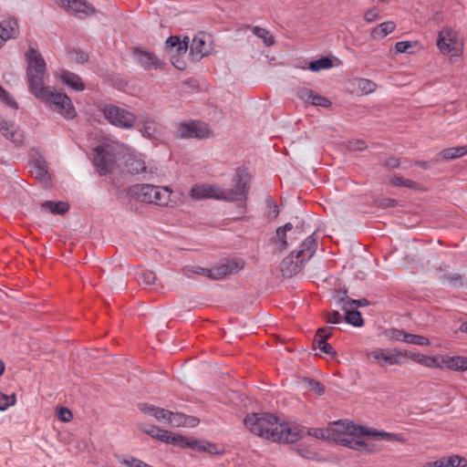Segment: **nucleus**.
<instances>
[{"label": "nucleus", "mask_w": 467, "mask_h": 467, "mask_svg": "<svg viewBox=\"0 0 467 467\" xmlns=\"http://www.w3.org/2000/svg\"><path fill=\"white\" fill-rule=\"evenodd\" d=\"M334 296L342 300V302L346 303L350 307L358 310V307H363L368 305V301L365 298L363 299H351L347 296V292H337Z\"/></svg>", "instance_id": "nucleus-38"}, {"label": "nucleus", "mask_w": 467, "mask_h": 467, "mask_svg": "<svg viewBox=\"0 0 467 467\" xmlns=\"http://www.w3.org/2000/svg\"><path fill=\"white\" fill-rule=\"evenodd\" d=\"M15 404H16L15 394L5 395V394L0 392V410L4 411Z\"/></svg>", "instance_id": "nucleus-46"}, {"label": "nucleus", "mask_w": 467, "mask_h": 467, "mask_svg": "<svg viewBox=\"0 0 467 467\" xmlns=\"http://www.w3.org/2000/svg\"><path fill=\"white\" fill-rule=\"evenodd\" d=\"M358 435L349 434L346 439H338L339 444L348 447L349 449L364 451V452H371L372 449L368 444H367L364 441L356 439Z\"/></svg>", "instance_id": "nucleus-27"}, {"label": "nucleus", "mask_w": 467, "mask_h": 467, "mask_svg": "<svg viewBox=\"0 0 467 467\" xmlns=\"http://www.w3.org/2000/svg\"><path fill=\"white\" fill-rule=\"evenodd\" d=\"M296 96L302 101L312 104L317 107L329 108L331 101L329 99L315 93L310 88H299L296 89Z\"/></svg>", "instance_id": "nucleus-14"}, {"label": "nucleus", "mask_w": 467, "mask_h": 467, "mask_svg": "<svg viewBox=\"0 0 467 467\" xmlns=\"http://www.w3.org/2000/svg\"><path fill=\"white\" fill-rule=\"evenodd\" d=\"M292 228V223H286L284 226H280L275 230V236L272 239V243L277 245L279 251H283L287 247L286 232Z\"/></svg>", "instance_id": "nucleus-31"}, {"label": "nucleus", "mask_w": 467, "mask_h": 467, "mask_svg": "<svg viewBox=\"0 0 467 467\" xmlns=\"http://www.w3.org/2000/svg\"><path fill=\"white\" fill-rule=\"evenodd\" d=\"M331 334L332 328L329 327L318 328L314 338V345L315 348H318L321 352L334 357L336 355V351L327 341L330 337Z\"/></svg>", "instance_id": "nucleus-16"}, {"label": "nucleus", "mask_w": 467, "mask_h": 467, "mask_svg": "<svg viewBox=\"0 0 467 467\" xmlns=\"http://www.w3.org/2000/svg\"><path fill=\"white\" fill-rule=\"evenodd\" d=\"M467 154V145L460 147H451L441 151L440 157L442 160H453Z\"/></svg>", "instance_id": "nucleus-35"}, {"label": "nucleus", "mask_w": 467, "mask_h": 467, "mask_svg": "<svg viewBox=\"0 0 467 467\" xmlns=\"http://www.w3.org/2000/svg\"><path fill=\"white\" fill-rule=\"evenodd\" d=\"M367 427L356 425L351 421H337L328 427L327 440L333 441L339 444L338 439H346L349 434L365 435Z\"/></svg>", "instance_id": "nucleus-9"}, {"label": "nucleus", "mask_w": 467, "mask_h": 467, "mask_svg": "<svg viewBox=\"0 0 467 467\" xmlns=\"http://www.w3.org/2000/svg\"><path fill=\"white\" fill-rule=\"evenodd\" d=\"M119 462L128 467H152V466L149 465L148 463H146L135 457H132V456L123 458Z\"/></svg>", "instance_id": "nucleus-47"}, {"label": "nucleus", "mask_w": 467, "mask_h": 467, "mask_svg": "<svg viewBox=\"0 0 467 467\" xmlns=\"http://www.w3.org/2000/svg\"><path fill=\"white\" fill-rule=\"evenodd\" d=\"M211 51V47L206 42V36L203 33H198L192 38L190 53L195 60H200L204 56H207Z\"/></svg>", "instance_id": "nucleus-17"}, {"label": "nucleus", "mask_w": 467, "mask_h": 467, "mask_svg": "<svg viewBox=\"0 0 467 467\" xmlns=\"http://www.w3.org/2000/svg\"><path fill=\"white\" fill-rule=\"evenodd\" d=\"M234 188L224 189L213 184H195L190 192L193 200L215 199L227 202H244L246 200L250 177L244 169L239 168L233 180Z\"/></svg>", "instance_id": "nucleus-2"}, {"label": "nucleus", "mask_w": 467, "mask_h": 467, "mask_svg": "<svg viewBox=\"0 0 467 467\" xmlns=\"http://www.w3.org/2000/svg\"><path fill=\"white\" fill-rule=\"evenodd\" d=\"M343 320L342 316L340 313L337 310H334L332 312L327 313V322L329 324H339Z\"/></svg>", "instance_id": "nucleus-54"}, {"label": "nucleus", "mask_w": 467, "mask_h": 467, "mask_svg": "<svg viewBox=\"0 0 467 467\" xmlns=\"http://www.w3.org/2000/svg\"><path fill=\"white\" fill-rule=\"evenodd\" d=\"M141 430L145 433L149 434L150 437L157 438L163 442L171 443V441H173V438L176 435L169 431L161 430L156 426H149V427L142 426Z\"/></svg>", "instance_id": "nucleus-30"}, {"label": "nucleus", "mask_w": 467, "mask_h": 467, "mask_svg": "<svg viewBox=\"0 0 467 467\" xmlns=\"http://www.w3.org/2000/svg\"><path fill=\"white\" fill-rule=\"evenodd\" d=\"M188 44H189L188 36H185L182 41L180 40V43L174 47L176 49V53L178 55L185 54L188 49Z\"/></svg>", "instance_id": "nucleus-58"}, {"label": "nucleus", "mask_w": 467, "mask_h": 467, "mask_svg": "<svg viewBox=\"0 0 467 467\" xmlns=\"http://www.w3.org/2000/svg\"><path fill=\"white\" fill-rule=\"evenodd\" d=\"M18 34V24L14 18L3 20L0 23V47L10 38H14Z\"/></svg>", "instance_id": "nucleus-21"}, {"label": "nucleus", "mask_w": 467, "mask_h": 467, "mask_svg": "<svg viewBox=\"0 0 467 467\" xmlns=\"http://www.w3.org/2000/svg\"><path fill=\"white\" fill-rule=\"evenodd\" d=\"M180 36H171L166 40V48L167 49H173L179 43H180Z\"/></svg>", "instance_id": "nucleus-60"}, {"label": "nucleus", "mask_w": 467, "mask_h": 467, "mask_svg": "<svg viewBox=\"0 0 467 467\" xmlns=\"http://www.w3.org/2000/svg\"><path fill=\"white\" fill-rule=\"evenodd\" d=\"M33 173L37 179H40L44 182L49 181L47 168L44 162L37 161L34 163Z\"/></svg>", "instance_id": "nucleus-43"}, {"label": "nucleus", "mask_w": 467, "mask_h": 467, "mask_svg": "<svg viewBox=\"0 0 467 467\" xmlns=\"http://www.w3.org/2000/svg\"><path fill=\"white\" fill-rule=\"evenodd\" d=\"M331 67L332 61L328 57H321L309 62L307 68L313 72H317L321 69H328Z\"/></svg>", "instance_id": "nucleus-42"}, {"label": "nucleus", "mask_w": 467, "mask_h": 467, "mask_svg": "<svg viewBox=\"0 0 467 467\" xmlns=\"http://www.w3.org/2000/svg\"><path fill=\"white\" fill-rule=\"evenodd\" d=\"M155 133V128L150 125V121H145L142 129V135L149 139H153Z\"/></svg>", "instance_id": "nucleus-57"}, {"label": "nucleus", "mask_w": 467, "mask_h": 467, "mask_svg": "<svg viewBox=\"0 0 467 467\" xmlns=\"http://www.w3.org/2000/svg\"><path fill=\"white\" fill-rule=\"evenodd\" d=\"M140 411L143 413L154 417L157 420L167 422L171 417V411L162 408L154 407L147 403H141L139 405Z\"/></svg>", "instance_id": "nucleus-26"}, {"label": "nucleus", "mask_w": 467, "mask_h": 467, "mask_svg": "<svg viewBox=\"0 0 467 467\" xmlns=\"http://www.w3.org/2000/svg\"><path fill=\"white\" fill-rule=\"evenodd\" d=\"M295 258L296 254L292 253L291 254L287 255L285 258L283 259L280 265V268L285 277H291L296 275L301 270L303 265H301L298 259H296V261L295 262Z\"/></svg>", "instance_id": "nucleus-24"}, {"label": "nucleus", "mask_w": 467, "mask_h": 467, "mask_svg": "<svg viewBox=\"0 0 467 467\" xmlns=\"http://www.w3.org/2000/svg\"><path fill=\"white\" fill-rule=\"evenodd\" d=\"M409 333L401 330V329H397V328H393L390 332V337L393 338V339H396V340H399V341H402V342H405V336H408Z\"/></svg>", "instance_id": "nucleus-59"}, {"label": "nucleus", "mask_w": 467, "mask_h": 467, "mask_svg": "<svg viewBox=\"0 0 467 467\" xmlns=\"http://www.w3.org/2000/svg\"><path fill=\"white\" fill-rule=\"evenodd\" d=\"M42 207L55 214H64L69 210V204L67 202L47 201L42 203Z\"/></svg>", "instance_id": "nucleus-37"}, {"label": "nucleus", "mask_w": 467, "mask_h": 467, "mask_svg": "<svg viewBox=\"0 0 467 467\" xmlns=\"http://www.w3.org/2000/svg\"><path fill=\"white\" fill-rule=\"evenodd\" d=\"M305 434L307 433L310 436L318 438V439H326L327 435L328 433V428L327 429H321V428H311L308 429L306 431L304 430Z\"/></svg>", "instance_id": "nucleus-50"}, {"label": "nucleus", "mask_w": 467, "mask_h": 467, "mask_svg": "<svg viewBox=\"0 0 467 467\" xmlns=\"http://www.w3.org/2000/svg\"><path fill=\"white\" fill-rule=\"evenodd\" d=\"M0 132L8 140L14 143H21V140L16 138V131L13 122L0 119Z\"/></svg>", "instance_id": "nucleus-33"}, {"label": "nucleus", "mask_w": 467, "mask_h": 467, "mask_svg": "<svg viewBox=\"0 0 467 467\" xmlns=\"http://www.w3.org/2000/svg\"><path fill=\"white\" fill-rule=\"evenodd\" d=\"M244 266V262L242 259L225 260L211 268V279L219 280L227 275L237 274Z\"/></svg>", "instance_id": "nucleus-12"}, {"label": "nucleus", "mask_w": 467, "mask_h": 467, "mask_svg": "<svg viewBox=\"0 0 467 467\" xmlns=\"http://www.w3.org/2000/svg\"><path fill=\"white\" fill-rule=\"evenodd\" d=\"M379 18V12L377 8L368 10L364 15V20L368 23H372Z\"/></svg>", "instance_id": "nucleus-55"}, {"label": "nucleus", "mask_w": 467, "mask_h": 467, "mask_svg": "<svg viewBox=\"0 0 467 467\" xmlns=\"http://www.w3.org/2000/svg\"><path fill=\"white\" fill-rule=\"evenodd\" d=\"M304 382L306 385V387L310 390L314 391L317 395L321 396L324 394V386L319 381L313 379L306 378L304 379Z\"/></svg>", "instance_id": "nucleus-45"}, {"label": "nucleus", "mask_w": 467, "mask_h": 467, "mask_svg": "<svg viewBox=\"0 0 467 467\" xmlns=\"http://www.w3.org/2000/svg\"><path fill=\"white\" fill-rule=\"evenodd\" d=\"M27 62L26 77L30 91L33 95L45 88L46 61L42 55L33 47H30L26 54Z\"/></svg>", "instance_id": "nucleus-4"}, {"label": "nucleus", "mask_w": 467, "mask_h": 467, "mask_svg": "<svg viewBox=\"0 0 467 467\" xmlns=\"http://www.w3.org/2000/svg\"><path fill=\"white\" fill-rule=\"evenodd\" d=\"M368 357L380 367L400 365L404 363L405 353L401 349L375 348L368 352Z\"/></svg>", "instance_id": "nucleus-10"}, {"label": "nucleus", "mask_w": 467, "mask_h": 467, "mask_svg": "<svg viewBox=\"0 0 467 467\" xmlns=\"http://www.w3.org/2000/svg\"><path fill=\"white\" fill-rule=\"evenodd\" d=\"M134 57L138 63L145 69L159 68L161 67V61L152 53L142 48L134 50Z\"/></svg>", "instance_id": "nucleus-20"}, {"label": "nucleus", "mask_w": 467, "mask_h": 467, "mask_svg": "<svg viewBox=\"0 0 467 467\" xmlns=\"http://www.w3.org/2000/svg\"><path fill=\"white\" fill-rule=\"evenodd\" d=\"M124 163L127 171L132 175H141L144 179H152L157 175V167L153 161H147L142 154L129 155Z\"/></svg>", "instance_id": "nucleus-8"}, {"label": "nucleus", "mask_w": 467, "mask_h": 467, "mask_svg": "<svg viewBox=\"0 0 467 467\" xmlns=\"http://www.w3.org/2000/svg\"><path fill=\"white\" fill-rule=\"evenodd\" d=\"M34 96L66 119H73L77 116L71 99L65 93L47 87Z\"/></svg>", "instance_id": "nucleus-3"}, {"label": "nucleus", "mask_w": 467, "mask_h": 467, "mask_svg": "<svg viewBox=\"0 0 467 467\" xmlns=\"http://www.w3.org/2000/svg\"><path fill=\"white\" fill-rule=\"evenodd\" d=\"M251 30L254 36L262 39L265 47H271L275 44V37L269 30L257 26H253Z\"/></svg>", "instance_id": "nucleus-39"}, {"label": "nucleus", "mask_w": 467, "mask_h": 467, "mask_svg": "<svg viewBox=\"0 0 467 467\" xmlns=\"http://www.w3.org/2000/svg\"><path fill=\"white\" fill-rule=\"evenodd\" d=\"M401 352L405 353L404 362L409 358H411L413 361L419 363L420 359L422 357V354H420V353L410 352V351H406V350H402V349H401Z\"/></svg>", "instance_id": "nucleus-61"}, {"label": "nucleus", "mask_w": 467, "mask_h": 467, "mask_svg": "<svg viewBox=\"0 0 467 467\" xmlns=\"http://www.w3.org/2000/svg\"><path fill=\"white\" fill-rule=\"evenodd\" d=\"M182 273L186 277H193L195 275H204L211 279L212 270L209 268H203L200 266H186L182 269Z\"/></svg>", "instance_id": "nucleus-40"}, {"label": "nucleus", "mask_w": 467, "mask_h": 467, "mask_svg": "<svg viewBox=\"0 0 467 467\" xmlns=\"http://www.w3.org/2000/svg\"><path fill=\"white\" fill-rule=\"evenodd\" d=\"M152 202L153 204L163 206L167 205L171 200V189L168 186L153 185Z\"/></svg>", "instance_id": "nucleus-28"}, {"label": "nucleus", "mask_w": 467, "mask_h": 467, "mask_svg": "<svg viewBox=\"0 0 467 467\" xmlns=\"http://www.w3.org/2000/svg\"><path fill=\"white\" fill-rule=\"evenodd\" d=\"M463 372L467 370V357L463 356H442V368Z\"/></svg>", "instance_id": "nucleus-23"}, {"label": "nucleus", "mask_w": 467, "mask_h": 467, "mask_svg": "<svg viewBox=\"0 0 467 467\" xmlns=\"http://www.w3.org/2000/svg\"><path fill=\"white\" fill-rule=\"evenodd\" d=\"M267 204L270 210V213L275 217L279 213V209L275 202L272 199L267 200Z\"/></svg>", "instance_id": "nucleus-62"}, {"label": "nucleus", "mask_w": 467, "mask_h": 467, "mask_svg": "<svg viewBox=\"0 0 467 467\" xmlns=\"http://www.w3.org/2000/svg\"><path fill=\"white\" fill-rule=\"evenodd\" d=\"M73 415L70 410L67 408H60L58 411V419L63 422H68L72 420Z\"/></svg>", "instance_id": "nucleus-56"}, {"label": "nucleus", "mask_w": 467, "mask_h": 467, "mask_svg": "<svg viewBox=\"0 0 467 467\" xmlns=\"http://www.w3.org/2000/svg\"><path fill=\"white\" fill-rule=\"evenodd\" d=\"M419 364L429 368H442V356L431 357L422 354Z\"/></svg>", "instance_id": "nucleus-41"}, {"label": "nucleus", "mask_w": 467, "mask_h": 467, "mask_svg": "<svg viewBox=\"0 0 467 467\" xmlns=\"http://www.w3.org/2000/svg\"><path fill=\"white\" fill-rule=\"evenodd\" d=\"M153 185L152 184H136L129 188L128 194L131 198H134L136 201L145 203L152 202V194H153Z\"/></svg>", "instance_id": "nucleus-19"}, {"label": "nucleus", "mask_w": 467, "mask_h": 467, "mask_svg": "<svg viewBox=\"0 0 467 467\" xmlns=\"http://www.w3.org/2000/svg\"><path fill=\"white\" fill-rule=\"evenodd\" d=\"M244 424L253 434L278 443H294L305 436L303 427L290 426L271 413L248 414Z\"/></svg>", "instance_id": "nucleus-1"}, {"label": "nucleus", "mask_w": 467, "mask_h": 467, "mask_svg": "<svg viewBox=\"0 0 467 467\" xmlns=\"http://www.w3.org/2000/svg\"><path fill=\"white\" fill-rule=\"evenodd\" d=\"M58 5L79 18L94 14V8L86 0H58Z\"/></svg>", "instance_id": "nucleus-13"}, {"label": "nucleus", "mask_w": 467, "mask_h": 467, "mask_svg": "<svg viewBox=\"0 0 467 467\" xmlns=\"http://www.w3.org/2000/svg\"><path fill=\"white\" fill-rule=\"evenodd\" d=\"M117 162L114 149L109 144L99 145L94 149L93 164L100 175L110 173Z\"/></svg>", "instance_id": "nucleus-7"}, {"label": "nucleus", "mask_w": 467, "mask_h": 467, "mask_svg": "<svg viewBox=\"0 0 467 467\" xmlns=\"http://www.w3.org/2000/svg\"><path fill=\"white\" fill-rule=\"evenodd\" d=\"M0 100L8 107L17 109V103L15 99L0 86Z\"/></svg>", "instance_id": "nucleus-48"}, {"label": "nucleus", "mask_w": 467, "mask_h": 467, "mask_svg": "<svg viewBox=\"0 0 467 467\" xmlns=\"http://www.w3.org/2000/svg\"><path fill=\"white\" fill-rule=\"evenodd\" d=\"M412 43L410 41H399L395 44V49L399 53L412 54L413 51L410 49Z\"/></svg>", "instance_id": "nucleus-51"}, {"label": "nucleus", "mask_w": 467, "mask_h": 467, "mask_svg": "<svg viewBox=\"0 0 467 467\" xmlns=\"http://www.w3.org/2000/svg\"><path fill=\"white\" fill-rule=\"evenodd\" d=\"M390 184L395 186L412 187L413 182L410 180L403 179L401 177L394 176L390 179Z\"/></svg>", "instance_id": "nucleus-53"}, {"label": "nucleus", "mask_w": 467, "mask_h": 467, "mask_svg": "<svg viewBox=\"0 0 467 467\" xmlns=\"http://www.w3.org/2000/svg\"><path fill=\"white\" fill-rule=\"evenodd\" d=\"M139 279L140 282H142L143 284H146V285H151L155 282L156 280V275L153 272L151 271H142L140 275H139Z\"/></svg>", "instance_id": "nucleus-52"}, {"label": "nucleus", "mask_w": 467, "mask_h": 467, "mask_svg": "<svg viewBox=\"0 0 467 467\" xmlns=\"http://www.w3.org/2000/svg\"><path fill=\"white\" fill-rule=\"evenodd\" d=\"M335 304L336 306L342 311H344V320L346 323L352 325L353 327H362L364 324L361 313L358 310H356L349 306H348L346 303L342 302V300H339L336 296H334Z\"/></svg>", "instance_id": "nucleus-18"}, {"label": "nucleus", "mask_w": 467, "mask_h": 467, "mask_svg": "<svg viewBox=\"0 0 467 467\" xmlns=\"http://www.w3.org/2000/svg\"><path fill=\"white\" fill-rule=\"evenodd\" d=\"M171 444L177 445L182 448H191L199 452L206 451L204 441L199 442L198 441L195 440H189L188 438L181 434L174 436L173 441H171Z\"/></svg>", "instance_id": "nucleus-29"}, {"label": "nucleus", "mask_w": 467, "mask_h": 467, "mask_svg": "<svg viewBox=\"0 0 467 467\" xmlns=\"http://www.w3.org/2000/svg\"><path fill=\"white\" fill-rule=\"evenodd\" d=\"M317 247V238L315 236V234L307 236L300 244L298 251L296 254V259L304 265L315 254Z\"/></svg>", "instance_id": "nucleus-15"}, {"label": "nucleus", "mask_w": 467, "mask_h": 467, "mask_svg": "<svg viewBox=\"0 0 467 467\" xmlns=\"http://www.w3.org/2000/svg\"><path fill=\"white\" fill-rule=\"evenodd\" d=\"M437 47L444 56L460 57L463 51V40L457 31L445 27L439 32Z\"/></svg>", "instance_id": "nucleus-5"}, {"label": "nucleus", "mask_w": 467, "mask_h": 467, "mask_svg": "<svg viewBox=\"0 0 467 467\" xmlns=\"http://www.w3.org/2000/svg\"><path fill=\"white\" fill-rule=\"evenodd\" d=\"M367 436H370L376 439L385 440L388 441H398L405 442L406 439L400 433L388 432L384 431H370L367 428Z\"/></svg>", "instance_id": "nucleus-32"}, {"label": "nucleus", "mask_w": 467, "mask_h": 467, "mask_svg": "<svg viewBox=\"0 0 467 467\" xmlns=\"http://www.w3.org/2000/svg\"><path fill=\"white\" fill-rule=\"evenodd\" d=\"M208 124L202 121L181 122L176 127V135L181 139H205L210 136Z\"/></svg>", "instance_id": "nucleus-11"}, {"label": "nucleus", "mask_w": 467, "mask_h": 467, "mask_svg": "<svg viewBox=\"0 0 467 467\" xmlns=\"http://www.w3.org/2000/svg\"><path fill=\"white\" fill-rule=\"evenodd\" d=\"M204 446H205V449H206L205 452H209L211 454L218 453V447L215 444L204 441Z\"/></svg>", "instance_id": "nucleus-63"}, {"label": "nucleus", "mask_w": 467, "mask_h": 467, "mask_svg": "<svg viewBox=\"0 0 467 467\" xmlns=\"http://www.w3.org/2000/svg\"><path fill=\"white\" fill-rule=\"evenodd\" d=\"M168 423L172 427H195L198 425L199 420L192 416L171 411Z\"/></svg>", "instance_id": "nucleus-25"}, {"label": "nucleus", "mask_w": 467, "mask_h": 467, "mask_svg": "<svg viewBox=\"0 0 467 467\" xmlns=\"http://www.w3.org/2000/svg\"><path fill=\"white\" fill-rule=\"evenodd\" d=\"M405 343L417 346H429L431 344L429 338L420 335L408 334L405 336Z\"/></svg>", "instance_id": "nucleus-44"}, {"label": "nucleus", "mask_w": 467, "mask_h": 467, "mask_svg": "<svg viewBox=\"0 0 467 467\" xmlns=\"http://www.w3.org/2000/svg\"><path fill=\"white\" fill-rule=\"evenodd\" d=\"M57 77L66 86L75 91H82L85 89V85L81 78L73 72L61 70L57 73Z\"/></svg>", "instance_id": "nucleus-22"}, {"label": "nucleus", "mask_w": 467, "mask_h": 467, "mask_svg": "<svg viewBox=\"0 0 467 467\" xmlns=\"http://www.w3.org/2000/svg\"><path fill=\"white\" fill-rule=\"evenodd\" d=\"M103 115L111 125L122 130L133 129L137 120L134 113L113 104L105 105Z\"/></svg>", "instance_id": "nucleus-6"}, {"label": "nucleus", "mask_w": 467, "mask_h": 467, "mask_svg": "<svg viewBox=\"0 0 467 467\" xmlns=\"http://www.w3.org/2000/svg\"><path fill=\"white\" fill-rule=\"evenodd\" d=\"M438 461L440 467H465L467 465L466 459L458 455L442 457Z\"/></svg>", "instance_id": "nucleus-36"}, {"label": "nucleus", "mask_w": 467, "mask_h": 467, "mask_svg": "<svg viewBox=\"0 0 467 467\" xmlns=\"http://www.w3.org/2000/svg\"><path fill=\"white\" fill-rule=\"evenodd\" d=\"M352 148L354 150L361 151V150H364L367 148V145L362 140H357V141L353 142Z\"/></svg>", "instance_id": "nucleus-64"}, {"label": "nucleus", "mask_w": 467, "mask_h": 467, "mask_svg": "<svg viewBox=\"0 0 467 467\" xmlns=\"http://www.w3.org/2000/svg\"><path fill=\"white\" fill-rule=\"evenodd\" d=\"M395 28L396 24L393 21H385L380 23L378 26L374 27L370 32V36L372 38L385 37L393 32Z\"/></svg>", "instance_id": "nucleus-34"}, {"label": "nucleus", "mask_w": 467, "mask_h": 467, "mask_svg": "<svg viewBox=\"0 0 467 467\" xmlns=\"http://www.w3.org/2000/svg\"><path fill=\"white\" fill-rule=\"evenodd\" d=\"M358 86L365 93H370L376 89V84L366 78L358 79Z\"/></svg>", "instance_id": "nucleus-49"}]
</instances>
